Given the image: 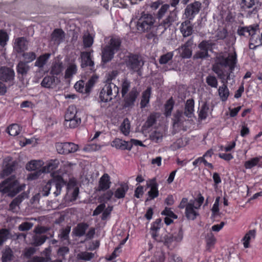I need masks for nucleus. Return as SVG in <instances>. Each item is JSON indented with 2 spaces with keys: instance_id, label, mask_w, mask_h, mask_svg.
Instances as JSON below:
<instances>
[{
  "instance_id": "f257e3e1",
  "label": "nucleus",
  "mask_w": 262,
  "mask_h": 262,
  "mask_svg": "<svg viewBox=\"0 0 262 262\" xmlns=\"http://www.w3.org/2000/svg\"><path fill=\"white\" fill-rule=\"evenodd\" d=\"M237 62V55L234 52L229 54L227 57L220 55L216 57V61L212 66V71L217 75L223 84H227L230 79L231 73L234 70Z\"/></svg>"
},
{
  "instance_id": "f03ea898",
  "label": "nucleus",
  "mask_w": 262,
  "mask_h": 262,
  "mask_svg": "<svg viewBox=\"0 0 262 262\" xmlns=\"http://www.w3.org/2000/svg\"><path fill=\"white\" fill-rule=\"evenodd\" d=\"M155 22L156 19L152 14L142 12L137 22L136 27L139 31L147 33L146 37L148 39H152L155 43H157L159 40L157 34L159 27L155 25Z\"/></svg>"
},
{
  "instance_id": "7ed1b4c3",
  "label": "nucleus",
  "mask_w": 262,
  "mask_h": 262,
  "mask_svg": "<svg viewBox=\"0 0 262 262\" xmlns=\"http://www.w3.org/2000/svg\"><path fill=\"white\" fill-rule=\"evenodd\" d=\"M25 187V184H19L15 176H11L0 183V192L13 197L24 190Z\"/></svg>"
},
{
  "instance_id": "20e7f679",
  "label": "nucleus",
  "mask_w": 262,
  "mask_h": 262,
  "mask_svg": "<svg viewBox=\"0 0 262 262\" xmlns=\"http://www.w3.org/2000/svg\"><path fill=\"white\" fill-rule=\"evenodd\" d=\"M117 74L118 72L116 71H112L110 74L111 78L107 79L105 84L100 92L99 98L101 101L104 102L111 101L118 95L119 88L114 83L110 81V80H112Z\"/></svg>"
},
{
  "instance_id": "39448f33",
  "label": "nucleus",
  "mask_w": 262,
  "mask_h": 262,
  "mask_svg": "<svg viewBox=\"0 0 262 262\" xmlns=\"http://www.w3.org/2000/svg\"><path fill=\"white\" fill-rule=\"evenodd\" d=\"M63 178L58 175L54 176L52 179L49 180L43 187L42 195L48 196L51 191L55 196L59 195L61 192L62 188L66 185Z\"/></svg>"
},
{
  "instance_id": "423d86ee",
  "label": "nucleus",
  "mask_w": 262,
  "mask_h": 262,
  "mask_svg": "<svg viewBox=\"0 0 262 262\" xmlns=\"http://www.w3.org/2000/svg\"><path fill=\"white\" fill-rule=\"evenodd\" d=\"M204 201V198L200 193L196 199L189 201L185 212L187 219L194 220L196 218L199 214L196 210L200 209Z\"/></svg>"
},
{
  "instance_id": "0eeeda50",
  "label": "nucleus",
  "mask_w": 262,
  "mask_h": 262,
  "mask_svg": "<svg viewBox=\"0 0 262 262\" xmlns=\"http://www.w3.org/2000/svg\"><path fill=\"white\" fill-rule=\"evenodd\" d=\"M125 62L128 69L134 72H137L139 75H140L141 69L144 64L141 56L130 54L125 57Z\"/></svg>"
},
{
  "instance_id": "6e6552de",
  "label": "nucleus",
  "mask_w": 262,
  "mask_h": 262,
  "mask_svg": "<svg viewBox=\"0 0 262 262\" xmlns=\"http://www.w3.org/2000/svg\"><path fill=\"white\" fill-rule=\"evenodd\" d=\"M241 9L247 17L255 15L261 7L259 0H242L240 3Z\"/></svg>"
},
{
  "instance_id": "1a4fd4ad",
  "label": "nucleus",
  "mask_w": 262,
  "mask_h": 262,
  "mask_svg": "<svg viewBox=\"0 0 262 262\" xmlns=\"http://www.w3.org/2000/svg\"><path fill=\"white\" fill-rule=\"evenodd\" d=\"M213 43L210 40H203L198 45L199 50L193 56V59H203L209 56L208 50L212 48Z\"/></svg>"
},
{
  "instance_id": "9d476101",
  "label": "nucleus",
  "mask_w": 262,
  "mask_h": 262,
  "mask_svg": "<svg viewBox=\"0 0 262 262\" xmlns=\"http://www.w3.org/2000/svg\"><path fill=\"white\" fill-rule=\"evenodd\" d=\"M202 4L199 1L188 4L184 10V16L188 20H192L199 13Z\"/></svg>"
},
{
  "instance_id": "9b49d317",
  "label": "nucleus",
  "mask_w": 262,
  "mask_h": 262,
  "mask_svg": "<svg viewBox=\"0 0 262 262\" xmlns=\"http://www.w3.org/2000/svg\"><path fill=\"white\" fill-rule=\"evenodd\" d=\"M15 72L13 69L7 67L0 68V80L12 85L14 83Z\"/></svg>"
},
{
  "instance_id": "f8f14e48",
  "label": "nucleus",
  "mask_w": 262,
  "mask_h": 262,
  "mask_svg": "<svg viewBox=\"0 0 262 262\" xmlns=\"http://www.w3.org/2000/svg\"><path fill=\"white\" fill-rule=\"evenodd\" d=\"M55 147L57 152L60 154L67 155L73 153L78 150V146L72 142L57 143Z\"/></svg>"
},
{
  "instance_id": "ddd939ff",
  "label": "nucleus",
  "mask_w": 262,
  "mask_h": 262,
  "mask_svg": "<svg viewBox=\"0 0 262 262\" xmlns=\"http://www.w3.org/2000/svg\"><path fill=\"white\" fill-rule=\"evenodd\" d=\"M193 45V40L192 38H191L177 49L182 58H189L191 57Z\"/></svg>"
},
{
  "instance_id": "4468645a",
  "label": "nucleus",
  "mask_w": 262,
  "mask_h": 262,
  "mask_svg": "<svg viewBox=\"0 0 262 262\" xmlns=\"http://www.w3.org/2000/svg\"><path fill=\"white\" fill-rule=\"evenodd\" d=\"M139 94V92L137 88H133L128 94H126L124 97H123L124 98L123 107L125 108L133 107Z\"/></svg>"
},
{
  "instance_id": "2eb2a0df",
  "label": "nucleus",
  "mask_w": 262,
  "mask_h": 262,
  "mask_svg": "<svg viewBox=\"0 0 262 262\" xmlns=\"http://www.w3.org/2000/svg\"><path fill=\"white\" fill-rule=\"evenodd\" d=\"M67 194L70 197V201H75L79 194V188L76 186V181L70 180L67 185Z\"/></svg>"
},
{
  "instance_id": "dca6fc26",
  "label": "nucleus",
  "mask_w": 262,
  "mask_h": 262,
  "mask_svg": "<svg viewBox=\"0 0 262 262\" xmlns=\"http://www.w3.org/2000/svg\"><path fill=\"white\" fill-rule=\"evenodd\" d=\"M178 18V10L174 9L169 13L168 16L159 26V27H163L164 28V29L162 33L167 28L169 27L173 22L177 21Z\"/></svg>"
},
{
  "instance_id": "f3484780",
  "label": "nucleus",
  "mask_w": 262,
  "mask_h": 262,
  "mask_svg": "<svg viewBox=\"0 0 262 262\" xmlns=\"http://www.w3.org/2000/svg\"><path fill=\"white\" fill-rule=\"evenodd\" d=\"M147 187L150 188V190L147 192L148 197L146 199V201L153 200L158 196V184L155 179H152L150 181L149 183L147 184Z\"/></svg>"
},
{
  "instance_id": "a211bd4d",
  "label": "nucleus",
  "mask_w": 262,
  "mask_h": 262,
  "mask_svg": "<svg viewBox=\"0 0 262 262\" xmlns=\"http://www.w3.org/2000/svg\"><path fill=\"white\" fill-rule=\"evenodd\" d=\"M186 117L184 113L180 111H176L173 114L172 118L173 127H179L182 126L184 122L187 120Z\"/></svg>"
},
{
  "instance_id": "6ab92c4d",
  "label": "nucleus",
  "mask_w": 262,
  "mask_h": 262,
  "mask_svg": "<svg viewBox=\"0 0 262 262\" xmlns=\"http://www.w3.org/2000/svg\"><path fill=\"white\" fill-rule=\"evenodd\" d=\"M213 154L212 149L207 150L206 153L202 157H199L195 159L192 163L195 167L198 166L201 163H203L206 166H208L210 168H213V166L211 163H208L205 159V157H211Z\"/></svg>"
},
{
  "instance_id": "aec40b11",
  "label": "nucleus",
  "mask_w": 262,
  "mask_h": 262,
  "mask_svg": "<svg viewBox=\"0 0 262 262\" xmlns=\"http://www.w3.org/2000/svg\"><path fill=\"white\" fill-rule=\"evenodd\" d=\"M111 184L110 177L107 173H104L100 179L98 191H105L110 188Z\"/></svg>"
},
{
  "instance_id": "412c9836",
  "label": "nucleus",
  "mask_w": 262,
  "mask_h": 262,
  "mask_svg": "<svg viewBox=\"0 0 262 262\" xmlns=\"http://www.w3.org/2000/svg\"><path fill=\"white\" fill-rule=\"evenodd\" d=\"M28 42L26 39L24 37L17 38L15 40L14 49L20 53L27 49Z\"/></svg>"
},
{
  "instance_id": "4be33fe9",
  "label": "nucleus",
  "mask_w": 262,
  "mask_h": 262,
  "mask_svg": "<svg viewBox=\"0 0 262 262\" xmlns=\"http://www.w3.org/2000/svg\"><path fill=\"white\" fill-rule=\"evenodd\" d=\"M60 81L57 77L53 76H45L41 82V85L46 88H52Z\"/></svg>"
},
{
  "instance_id": "5701e85b",
  "label": "nucleus",
  "mask_w": 262,
  "mask_h": 262,
  "mask_svg": "<svg viewBox=\"0 0 262 262\" xmlns=\"http://www.w3.org/2000/svg\"><path fill=\"white\" fill-rule=\"evenodd\" d=\"M190 21L186 20L181 25L180 31L184 37L190 36L193 33V26Z\"/></svg>"
},
{
  "instance_id": "b1692460",
  "label": "nucleus",
  "mask_w": 262,
  "mask_h": 262,
  "mask_svg": "<svg viewBox=\"0 0 262 262\" xmlns=\"http://www.w3.org/2000/svg\"><path fill=\"white\" fill-rule=\"evenodd\" d=\"M121 43L122 41L119 37L112 36L106 46L115 52H117L120 49Z\"/></svg>"
},
{
  "instance_id": "393cba45",
  "label": "nucleus",
  "mask_w": 262,
  "mask_h": 262,
  "mask_svg": "<svg viewBox=\"0 0 262 262\" xmlns=\"http://www.w3.org/2000/svg\"><path fill=\"white\" fill-rule=\"evenodd\" d=\"M116 53L105 45L102 49L101 58L102 62L107 63L110 61L114 58Z\"/></svg>"
},
{
  "instance_id": "a878e982",
  "label": "nucleus",
  "mask_w": 262,
  "mask_h": 262,
  "mask_svg": "<svg viewBox=\"0 0 262 262\" xmlns=\"http://www.w3.org/2000/svg\"><path fill=\"white\" fill-rule=\"evenodd\" d=\"M24 197L25 193H23L14 199L9 205V210L14 213L17 212L19 209V206L24 199Z\"/></svg>"
},
{
  "instance_id": "bb28decb",
  "label": "nucleus",
  "mask_w": 262,
  "mask_h": 262,
  "mask_svg": "<svg viewBox=\"0 0 262 262\" xmlns=\"http://www.w3.org/2000/svg\"><path fill=\"white\" fill-rule=\"evenodd\" d=\"M81 64L82 68H84L87 66L91 67V70L92 69V67L94 65V61L92 60L91 52H83L81 53Z\"/></svg>"
},
{
  "instance_id": "cd10ccee",
  "label": "nucleus",
  "mask_w": 262,
  "mask_h": 262,
  "mask_svg": "<svg viewBox=\"0 0 262 262\" xmlns=\"http://www.w3.org/2000/svg\"><path fill=\"white\" fill-rule=\"evenodd\" d=\"M64 69V66L62 62L60 60L54 61L51 68L50 74L54 76L59 75L62 73Z\"/></svg>"
},
{
  "instance_id": "c85d7f7f",
  "label": "nucleus",
  "mask_w": 262,
  "mask_h": 262,
  "mask_svg": "<svg viewBox=\"0 0 262 262\" xmlns=\"http://www.w3.org/2000/svg\"><path fill=\"white\" fill-rule=\"evenodd\" d=\"M194 102L193 99H189L187 100L185 105L184 115L188 118H191L194 115Z\"/></svg>"
},
{
  "instance_id": "c756f323",
  "label": "nucleus",
  "mask_w": 262,
  "mask_h": 262,
  "mask_svg": "<svg viewBox=\"0 0 262 262\" xmlns=\"http://www.w3.org/2000/svg\"><path fill=\"white\" fill-rule=\"evenodd\" d=\"M64 38V33L61 29H55L51 34V40L55 44H60L63 41Z\"/></svg>"
},
{
  "instance_id": "7c9ffc66",
  "label": "nucleus",
  "mask_w": 262,
  "mask_h": 262,
  "mask_svg": "<svg viewBox=\"0 0 262 262\" xmlns=\"http://www.w3.org/2000/svg\"><path fill=\"white\" fill-rule=\"evenodd\" d=\"M112 146L116 148L122 150L127 149L130 150L132 149V144L129 142H126L119 139H116L113 141Z\"/></svg>"
},
{
  "instance_id": "2f4dec72",
  "label": "nucleus",
  "mask_w": 262,
  "mask_h": 262,
  "mask_svg": "<svg viewBox=\"0 0 262 262\" xmlns=\"http://www.w3.org/2000/svg\"><path fill=\"white\" fill-rule=\"evenodd\" d=\"M81 120L80 117L64 119V125L67 128H74L78 126L81 123Z\"/></svg>"
},
{
  "instance_id": "473e14b6",
  "label": "nucleus",
  "mask_w": 262,
  "mask_h": 262,
  "mask_svg": "<svg viewBox=\"0 0 262 262\" xmlns=\"http://www.w3.org/2000/svg\"><path fill=\"white\" fill-rule=\"evenodd\" d=\"M129 187L127 183H122L114 192V195L117 199H122L128 190Z\"/></svg>"
},
{
  "instance_id": "72a5a7b5",
  "label": "nucleus",
  "mask_w": 262,
  "mask_h": 262,
  "mask_svg": "<svg viewBox=\"0 0 262 262\" xmlns=\"http://www.w3.org/2000/svg\"><path fill=\"white\" fill-rule=\"evenodd\" d=\"M89 224L85 223H79L73 229V233L78 237H81L85 234V231L89 228Z\"/></svg>"
},
{
  "instance_id": "f704fd0d",
  "label": "nucleus",
  "mask_w": 262,
  "mask_h": 262,
  "mask_svg": "<svg viewBox=\"0 0 262 262\" xmlns=\"http://www.w3.org/2000/svg\"><path fill=\"white\" fill-rule=\"evenodd\" d=\"M51 54L50 53H45L40 55L34 63V66L39 68V69H42L43 67L47 64L49 58L51 57Z\"/></svg>"
},
{
  "instance_id": "c9c22d12",
  "label": "nucleus",
  "mask_w": 262,
  "mask_h": 262,
  "mask_svg": "<svg viewBox=\"0 0 262 262\" xmlns=\"http://www.w3.org/2000/svg\"><path fill=\"white\" fill-rule=\"evenodd\" d=\"M59 164V162L57 159L50 160L47 162L46 165L42 168L45 173H48L56 169Z\"/></svg>"
},
{
  "instance_id": "e433bc0d",
  "label": "nucleus",
  "mask_w": 262,
  "mask_h": 262,
  "mask_svg": "<svg viewBox=\"0 0 262 262\" xmlns=\"http://www.w3.org/2000/svg\"><path fill=\"white\" fill-rule=\"evenodd\" d=\"M237 33L239 36H246V34L251 36L255 34V29L252 26L249 27H239L237 31Z\"/></svg>"
},
{
  "instance_id": "4c0bfd02",
  "label": "nucleus",
  "mask_w": 262,
  "mask_h": 262,
  "mask_svg": "<svg viewBox=\"0 0 262 262\" xmlns=\"http://www.w3.org/2000/svg\"><path fill=\"white\" fill-rule=\"evenodd\" d=\"M151 89L148 87L142 93V99L140 102L141 107L144 108L146 106L147 104L149 103V98L151 95Z\"/></svg>"
},
{
  "instance_id": "58836bf2",
  "label": "nucleus",
  "mask_w": 262,
  "mask_h": 262,
  "mask_svg": "<svg viewBox=\"0 0 262 262\" xmlns=\"http://www.w3.org/2000/svg\"><path fill=\"white\" fill-rule=\"evenodd\" d=\"M30 70V67L27 62L24 61H19L16 67V71L18 74L22 76L26 75Z\"/></svg>"
},
{
  "instance_id": "ea45409f",
  "label": "nucleus",
  "mask_w": 262,
  "mask_h": 262,
  "mask_svg": "<svg viewBox=\"0 0 262 262\" xmlns=\"http://www.w3.org/2000/svg\"><path fill=\"white\" fill-rule=\"evenodd\" d=\"M219 96L222 101H225L227 100L229 95V91L227 87V84H223L218 89Z\"/></svg>"
},
{
  "instance_id": "a19ab883",
  "label": "nucleus",
  "mask_w": 262,
  "mask_h": 262,
  "mask_svg": "<svg viewBox=\"0 0 262 262\" xmlns=\"http://www.w3.org/2000/svg\"><path fill=\"white\" fill-rule=\"evenodd\" d=\"M43 165L41 160H33L28 163L26 165V169L28 170H36L41 169Z\"/></svg>"
},
{
  "instance_id": "79ce46f5",
  "label": "nucleus",
  "mask_w": 262,
  "mask_h": 262,
  "mask_svg": "<svg viewBox=\"0 0 262 262\" xmlns=\"http://www.w3.org/2000/svg\"><path fill=\"white\" fill-rule=\"evenodd\" d=\"M163 238L158 239V242L163 243L164 245L169 246L174 242L173 234L168 233L166 230L164 231Z\"/></svg>"
},
{
  "instance_id": "37998d69",
  "label": "nucleus",
  "mask_w": 262,
  "mask_h": 262,
  "mask_svg": "<svg viewBox=\"0 0 262 262\" xmlns=\"http://www.w3.org/2000/svg\"><path fill=\"white\" fill-rule=\"evenodd\" d=\"M13 257V251L9 247L6 248L2 251V262H9L12 260Z\"/></svg>"
},
{
  "instance_id": "c03bdc74",
  "label": "nucleus",
  "mask_w": 262,
  "mask_h": 262,
  "mask_svg": "<svg viewBox=\"0 0 262 262\" xmlns=\"http://www.w3.org/2000/svg\"><path fill=\"white\" fill-rule=\"evenodd\" d=\"M71 226H67L65 228L60 230L58 237L61 241H69V234L71 231Z\"/></svg>"
},
{
  "instance_id": "a18cd8bd",
  "label": "nucleus",
  "mask_w": 262,
  "mask_h": 262,
  "mask_svg": "<svg viewBox=\"0 0 262 262\" xmlns=\"http://www.w3.org/2000/svg\"><path fill=\"white\" fill-rule=\"evenodd\" d=\"M74 88L77 92L82 94H88L90 93L89 90L87 89L86 84H85L83 80L77 81L75 84Z\"/></svg>"
},
{
  "instance_id": "49530a36",
  "label": "nucleus",
  "mask_w": 262,
  "mask_h": 262,
  "mask_svg": "<svg viewBox=\"0 0 262 262\" xmlns=\"http://www.w3.org/2000/svg\"><path fill=\"white\" fill-rule=\"evenodd\" d=\"M14 170V164L8 163L5 164L3 170L1 172V177L4 178L10 175Z\"/></svg>"
},
{
  "instance_id": "de8ad7c7",
  "label": "nucleus",
  "mask_w": 262,
  "mask_h": 262,
  "mask_svg": "<svg viewBox=\"0 0 262 262\" xmlns=\"http://www.w3.org/2000/svg\"><path fill=\"white\" fill-rule=\"evenodd\" d=\"M79 117L77 115L76 107L74 105L69 106L64 115V119L72 118L73 117Z\"/></svg>"
},
{
  "instance_id": "09e8293b",
  "label": "nucleus",
  "mask_w": 262,
  "mask_h": 262,
  "mask_svg": "<svg viewBox=\"0 0 262 262\" xmlns=\"http://www.w3.org/2000/svg\"><path fill=\"white\" fill-rule=\"evenodd\" d=\"M77 68L75 63H70L65 72V78H69L77 73Z\"/></svg>"
},
{
  "instance_id": "8fccbe9b",
  "label": "nucleus",
  "mask_w": 262,
  "mask_h": 262,
  "mask_svg": "<svg viewBox=\"0 0 262 262\" xmlns=\"http://www.w3.org/2000/svg\"><path fill=\"white\" fill-rule=\"evenodd\" d=\"M47 238L46 235H35L33 236L32 244L35 246H39L43 244Z\"/></svg>"
},
{
  "instance_id": "3c124183",
  "label": "nucleus",
  "mask_w": 262,
  "mask_h": 262,
  "mask_svg": "<svg viewBox=\"0 0 262 262\" xmlns=\"http://www.w3.org/2000/svg\"><path fill=\"white\" fill-rule=\"evenodd\" d=\"M261 157H255L245 162L244 166L246 169H251L258 165Z\"/></svg>"
},
{
  "instance_id": "603ef678",
  "label": "nucleus",
  "mask_w": 262,
  "mask_h": 262,
  "mask_svg": "<svg viewBox=\"0 0 262 262\" xmlns=\"http://www.w3.org/2000/svg\"><path fill=\"white\" fill-rule=\"evenodd\" d=\"M255 235V231L254 230H250L243 238L244 246L245 248L249 247V242L252 238H254Z\"/></svg>"
},
{
  "instance_id": "864d4df0",
  "label": "nucleus",
  "mask_w": 262,
  "mask_h": 262,
  "mask_svg": "<svg viewBox=\"0 0 262 262\" xmlns=\"http://www.w3.org/2000/svg\"><path fill=\"white\" fill-rule=\"evenodd\" d=\"M209 111V106L207 103H204L202 105L199 113V118L201 120L205 119L208 116V112Z\"/></svg>"
},
{
  "instance_id": "5fc2aeb1",
  "label": "nucleus",
  "mask_w": 262,
  "mask_h": 262,
  "mask_svg": "<svg viewBox=\"0 0 262 262\" xmlns=\"http://www.w3.org/2000/svg\"><path fill=\"white\" fill-rule=\"evenodd\" d=\"M174 105V101L172 98L168 99L165 104V115L167 117L171 115V112L173 110Z\"/></svg>"
},
{
  "instance_id": "6e6d98bb",
  "label": "nucleus",
  "mask_w": 262,
  "mask_h": 262,
  "mask_svg": "<svg viewBox=\"0 0 262 262\" xmlns=\"http://www.w3.org/2000/svg\"><path fill=\"white\" fill-rule=\"evenodd\" d=\"M8 134L13 136L18 135L20 132L19 125L17 124H12L7 128Z\"/></svg>"
},
{
  "instance_id": "4d7b16f0",
  "label": "nucleus",
  "mask_w": 262,
  "mask_h": 262,
  "mask_svg": "<svg viewBox=\"0 0 262 262\" xmlns=\"http://www.w3.org/2000/svg\"><path fill=\"white\" fill-rule=\"evenodd\" d=\"M163 133L160 131L155 130L152 132L149 137L151 140L156 143L162 141L163 138Z\"/></svg>"
},
{
  "instance_id": "13d9d810",
  "label": "nucleus",
  "mask_w": 262,
  "mask_h": 262,
  "mask_svg": "<svg viewBox=\"0 0 262 262\" xmlns=\"http://www.w3.org/2000/svg\"><path fill=\"white\" fill-rule=\"evenodd\" d=\"M120 130L125 136L129 134L130 130V123L127 118L125 119L121 124Z\"/></svg>"
},
{
  "instance_id": "bf43d9fd",
  "label": "nucleus",
  "mask_w": 262,
  "mask_h": 262,
  "mask_svg": "<svg viewBox=\"0 0 262 262\" xmlns=\"http://www.w3.org/2000/svg\"><path fill=\"white\" fill-rule=\"evenodd\" d=\"M77 258L80 260H90L94 257V254L92 252H81L77 254Z\"/></svg>"
},
{
  "instance_id": "052dcab7",
  "label": "nucleus",
  "mask_w": 262,
  "mask_h": 262,
  "mask_svg": "<svg viewBox=\"0 0 262 262\" xmlns=\"http://www.w3.org/2000/svg\"><path fill=\"white\" fill-rule=\"evenodd\" d=\"M130 87V82L126 78L124 79L122 81L121 84L122 97H124V95H125L127 93Z\"/></svg>"
},
{
  "instance_id": "680f3d73",
  "label": "nucleus",
  "mask_w": 262,
  "mask_h": 262,
  "mask_svg": "<svg viewBox=\"0 0 262 262\" xmlns=\"http://www.w3.org/2000/svg\"><path fill=\"white\" fill-rule=\"evenodd\" d=\"M173 56L172 52H169L161 56L159 59V63L161 64H166L171 60Z\"/></svg>"
},
{
  "instance_id": "e2e57ef3",
  "label": "nucleus",
  "mask_w": 262,
  "mask_h": 262,
  "mask_svg": "<svg viewBox=\"0 0 262 262\" xmlns=\"http://www.w3.org/2000/svg\"><path fill=\"white\" fill-rule=\"evenodd\" d=\"M9 237V231L6 229L0 230V246H2Z\"/></svg>"
},
{
  "instance_id": "0e129e2a",
  "label": "nucleus",
  "mask_w": 262,
  "mask_h": 262,
  "mask_svg": "<svg viewBox=\"0 0 262 262\" xmlns=\"http://www.w3.org/2000/svg\"><path fill=\"white\" fill-rule=\"evenodd\" d=\"M32 172H31L28 176V179L30 180H36L39 178L42 173H45L44 171H43V169L41 168L39 170H32Z\"/></svg>"
},
{
  "instance_id": "69168bd1",
  "label": "nucleus",
  "mask_w": 262,
  "mask_h": 262,
  "mask_svg": "<svg viewBox=\"0 0 262 262\" xmlns=\"http://www.w3.org/2000/svg\"><path fill=\"white\" fill-rule=\"evenodd\" d=\"M9 36L7 33L3 30H0V46L4 47L8 41Z\"/></svg>"
},
{
  "instance_id": "338daca9",
  "label": "nucleus",
  "mask_w": 262,
  "mask_h": 262,
  "mask_svg": "<svg viewBox=\"0 0 262 262\" xmlns=\"http://www.w3.org/2000/svg\"><path fill=\"white\" fill-rule=\"evenodd\" d=\"M206 83L208 85L212 88H216L218 85V82L216 78L212 75H209L206 77Z\"/></svg>"
},
{
  "instance_id": "774afa93",
  "label": "nucleus",
  "mask_w": 262,
  "mask_h": 262,
  "mask_svg": "<svg viewBox=\"0 0 262 262\" xmlns=\"http://www.w3.org/2000/svg\"><path fill=\"white\" fill-rule=\"evenodd\" d=\"M216 242V239L215 237L212 234L208 235L206 238V245L208 250L213 247Z\"/></svg>"
}]
</instances>
